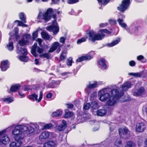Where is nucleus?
Listing matches in <instances>:
<instances>
[{"mask_svg": "<svg viewBox=\"0 0 147 147\" xmlns=\"http://www.w3.org/2000/svg\"><path fill=\"white\" fill-rule=\"evenodd\" d=\"M110 0H103V4L104 5H107Z\"/></svg>", "mask_w": 147, "mask_h": 147, "instance_id": "obj_64", "label": "nucleus"}, {"mask_svg": "<svg viewBox=\"0 0 147 147\" xmlns=\"http://www.w3.org/2000/svg\"><path fill=\"white\" fill-rule=\"evenodd\" d=\"M117 21L119 22V24L122 27L125 28L127 26V25L125 23H123V20L122 19L120 18H119L117 20Z\"/></svg>", "mask_w": 147, "mask_h": 147, "instance_id": "obj_33", "label": "nucleus"}, {"mask_svg": "<svg viewBox=\"0 0 147 147\" xmlns=\"http://www.w3.org/2000/svg\"><path fill=\"white\" fill-rule=\"evenodd\" d=\"M80 68V66H77L75 69H74L73 70V72L74 74L76 75L78 71L79 70Z\"/></svg>", "mask_w": 147, "mask_h": 147, "instance_id": "obj_50", "label": "nucleus"}, {"mask_svg": "<svg viewBox=\"0 0 147 147\" xmlns=\"http://www.w3.org/2000/svg\"><path fill=\"white\" fill-rule=\"evenodd\" d=\"M98 86V83L96 81H94V84H89L87 85V88L90 89H94L96 88Z\"/></svg>", "mask_w": 147, "mask_h": 147, "instance_id": "obj_26", "label": "nucleus"}, {"mask_svg": "<svg viewBox=\"0 0 147 147\" xmlns=\"http://www.w3.org/2000/svg\"><path fill=\"white\" fill-rule=\"evenodd\" d=\"M20 51L24 56H26L28 54L27 50L25 48L21 47Z\"/></svg>", "mask_w": 147, "mask_h": 147, "instance_id": "obj_36", "label": "nucleus"}, {"mask_svg": "<svg viewBox=\"0 0 147 147\" xmlns=\"http://www.w3.org/2000/svg\"><path fill=\"white\" fill-rule=\"evenodd\" d=\"M65 38L64 37H62L60 38L59 41L61 42L64 44L65 42Z\"/></svg>", "mask_w": 147, "mask_h": 147, "instance_id": "obj_59", "label": "nucleus"}, {"mask_svg": "<svg viewBox=\"0 0 147 147\" xmlns=\"http://www.w3.org/2000/svg\"><path fill=\"white\" fill-rule=\"evenodd\" d=\"M93 58V56L90 55L82 56L77 59L76 61L81 62L84 60H89Z\"/></svg>", "mask_w": 147, "mask_h": 147, "instance_id": "obj_11", "label": "nucleus"}, {"mask_svg": "<svg viewBox=\"0 0 147 147\" xmlns=\"http://www.w3.org/2000/svg\"><path fill=\"white\" fill-rule=\"evenodd\" d=\"M65 59V57L63 55V53L61 54L60 56V59L61 61L64 60Z\"/></svg>", "mask_w": 147, "mask_h": 147, "instance_id": "obj_60", "label": "nucleus"}, {"mask_svg": "<svg viewBox=\"0 0 147 147\" xmlns=\"http://www.w3.org/2000/svg\"><path fill=\"white\" fill-rule=\"evenodd\" d=\"M62 112L61 111L58 110L56 112H53L52 114V116L53 117H57L60 116L62 114Z\"/></svg>", "mask_w": 147, "mask_h": 147, "instance_id": "obj_30", "label": "nucleus"}, {"mask_svg": "<svg viewBox=\"0 0 147 147\" xmlns=\"http://www.w3.org/2000/svg\"><path fill=\"white\" fill-rule=\"evenodd\" d=\"M129 130L127 128H121L119 129V132L121 137H123L125 135L127 134Z\"/></svg>", "mask_w": 147, "mask_h": 147, "instance_id": "obj_15", "label": "nucleus"}, {"mask_svg": "<svg viewBox=\"0 0 147 147\" xmlns=\"http://www.w3.org/2000/svg\"><path fill=\"white\" fill-rule=\"evenodd\" d=\"M40 57H43V58H46L47 59L51 58L49 54V53H45L40 55Z\"/></svg>", "mask_w": 147, "mask_h": 147, "instance_id": "obj_37", "label": "nucleus"}, {"mask_svg": "<svg viewBox=\"0 0 147 147\" xmlns=\"http://www.w3.org/2000/svg\"><path fill=\"white\" fill-rule=\"evenodd\" d=\"M17 128L16 127V129H14L12 131V134L14 136L13 138L16 142H11L9 144L10 147H19L22 144V140L24 139L23 136L19 134V131Z\"/></svg>", "mask_w": 147, "mask_h": 147, "instance_id": "obj_2", "label": "nucleus"}, {"mask_svg": "<svg viewBox=\"0 0 147 147\" xmlns=\"http://www.w3.org/2000/svg\"><path fill=\"white\" fill-rule=\"evenodd\" d=\"M145 92L144 88L141 87L138 89L136 91L134 92V95L135 96H139L144 94Z\"/></svg>", "mask_w": 147, "mask_h": 147, "instance_id": "obj_10", "label": "nucleus"}, {"mask_svg": "<svg viewBox=\"0 0 147 147\" xmlns=\"http://www.w3.org/2000/svg\"><path fill=\"white\" fill-rule=\"evenodd\" d=\"M129 64L130 66L133 67L135 65L136 63L134 61L132 60L129 62Z\"/></svg>", "mask_w": 147, "mask_h": 147, "instance_id": "obj_57", "label": "nucleus"}, {"mask_svg": "<svg viewBox=\"0 0 147 147\" xmlns=\"http://www.w3.org/2000/svg\"><path fill=\"white\" fill-rule=\"evenodd\" d=\"M67 3L69 4H74L79 2V0H67Z\"/></svg>", "mask_w": 147, "mask_h": 147, "instance_id": "obj_41", "label": "nucleus"}, {"mask_svg": "<svg viewBox=\"0 0 147 147\" xmlns=\"http://www.w3.org/2000/svg\"><path fill=\"white\" fill-rule=\"evenodd\" d=\"M90 104L87 103L84 104L83 108L85 110H87L90 108Z\"/></svg>", "mask_w": 147, "mask_h": 147, "instance_id": "obj_47", "label": "nucleus"}, {"mask_svg": "<svg viewBox=\"0 0 147 147\" xmlns=\"http://www.w3.org/2000/svg\"><path fill=\"white\" fill-rule=\"evenodd\" d=\"M129 75L132 76L137 78H140L142 76V74L141 73H130L129 74Z\"/></svg>", "mask_w": 147, "mask_h": 147, "instance_id": "obj_34", "label": "nucleus"}, {"mask_svg": "<svg viewBox=\"0 0 147 147\" xmlns=\"http://www.w3.org/2000/svg\"><path fill=\"white\" fill-rule=\"evenodd\" d=\"M59 43L58 42H55L52 44L51 47H52L54 49L56 50L59 47Z\"/></svg>", "mask_w": 147, "mask_h": 147, "instance_id": "obj_42", "label": "nucleus"}, {"mask_svg": "<svg viewBox=\"0 0 147 147\" xmlns=\"http://www.w3.org/2000/svg\"><path fill=\"white\" fill-rule=\"evenodd\" d=\"M43 97V92L42 91H40V92L39 98L38 100V102H40L41 99H42Z\"/></svg>", "mask_w": 147, "mask_h": 147, "instance_id": "obj_52", "label": "nucleus"}, {"mask_svg": "<svg viewBox=\"0 0 147 147\" xmlns=\"http://www.w3.org/2000/svg\"><path fill=\"white\" fill-rule=\"evenodd\" d=\"M53 125L51 123L46 124L43 126L42 129H49L52 127Z\"/></svg>", "mask_w": 147, "mask_h": 147, "instance_id": "obj_39", "label": "nucleus"}, {"mask_svg": "<svg viewBox=\"0 0 147 147\" xmlns=\"http://www.w3.org/2000/svg\"><path fill=\"white\" fill-rule=\"evenodd\" d=\"M107 90V89L104 88L99 93L100 100L102 101H106L111 97L109 93L106 92Z\"/></svg>", "mask_w": 147, "mask_h": 147, "instance_id": "obj_6", "label": "nucleus"}, {"mask_svg": "<svg viewBox=\"0 0 147 147\" xmlns=\"http://www.w3.org/2000/svg\"><path fill=\"white\" fill-rule=\"evenodd\" d=\"M146 128V125L144 123L140 122L137 124L136 126V130L137 132H142L144 131Z\"/></svg>", "mask_w": 147, "mask_h": 147, "instance_id": "obj_8", "label": "nucleus"}, {"mask_svg": "<svg viewBox=\"0 0 147 147\" xmlns=\"http://www.w3.org/2000/svg\"><path fill=\"white\" fill-rule=\"evenodd\" d=\"M62 124L61 125H59L57 128V129L60 131H63L67 127L66 121L65 120H63L62 121Z\"/></svg>", "mask_w": 147, "mask_h": 147, "instance_id": "obj_17", "label": "nucleus"}, {"mask_svg": "<svg viewBox=\"0 0 147 147\" xmlns=\"http://www.w3.org/2000/svg\"><path fill=\"white\" fill-rule=\"evenodd\" d=\"M6 132V130H3L0 132V145H1V138L3 136V135Z\"/></svg>", "mask_w": 147, "mask_h": 147, "instance_id": "obj_45", "label": "nucleus"}, {"mask_svg": "<svg viewBox=\"0 0 147 147\" xmlns=\"http://www.w3.org/2000/svg\"><path fill=\"white\" fill-rule=\"evenodd\" d=\"M38 95L35 93H34L29 95L28 98L30 100H32L33 101H35L38 102Z\"/></svg>", "mask_w": 147, "mask_h": 147, "instance_id": "obj_22", "label": "nucleus"}, {"mask_svg": "<svg viewBox=\"0 0 147 147\" xmlns=\"http://www.w3.org/2000/svg\"><path fill=\"white\" fill-rule=\"evenodd\" d=\"M133 86L132 84L129 82H126L123 84L122 86V88L123 90L125 91L131 88Z\"/></svg>", "mask_w": 147, "mask_h": 147, "instance_id": "obj_18", "label": "nucleus"}, {"mask_svg": "<svg viewBox=\"0 0 147 147\" xmlns=\"http://www.w3.org/2000/svg\"><path fill=\"white\" fill-rule=\"evenodd\" d=\"M107 61L104 58H101L98 61L97 63L99 65L101 66L102 68L106 69L107 68Z\"/></svg>", "mask_w": 147, "mask_h": 147, "instance_id": "obj_14", "label": "nucleus"}, {"mask_svg": "<svg viewBox=\"0 0 147 147\" xmlns=\"http://www.w3.org/2000/svg\"><path fill=\"white\" fill-rule=\"evenodd\" d=\"M56 144L53 140L49 141L45 143L43 147H56Z\"/></svg>", "mask_w": 147, "mask_h": 147, "instance_id": "obj_16", "label": "nucleus"}, {"mask_svg": "<svg viewBox=\"0 0 147 147\" xmlns=\"http://www.w3.org/2000/svg\"><path fill=\"white\" fill-rule=\"evenodd\" d=\"M144 57L142 55H140L137 57V59L139 61L141 60L144 59Z\"/></svg>", "mask_w": 147, "mask_h": 147, "instance_id": "obj_63", "label": "nucleus"}, {"mask_svg": "<svg viewBox=\"0 0 147 147\" xmlns=\"http://www.w3.org/2000/svg\"><path fill=\"white\" fill-rule=\"evenodd\" d=\"M19 58L21 61L24 62H27L29 59L28 57L23 55L20 56Z\"/></svg>", "mask_w": 147, "mask_h": 147, "instance_id": "obj_35", "label": "nucleus"}, {"mask_svg": "<svg viewBox=\"0 0 147 147\" xmlns=\"http://www.w3.org/2000/svg\"><path fill=\"white\" fill-rule=\"evenodd\" d=\"M51 17V15H48L46 12H45L43 15V19H44L46 21L49 20Z\"/></svg>", "mask_w": 147, "mask_h": 147, "instance_id": "obj_28", "label": "nucleus"}, {"mask_svg": "<svg viewBox=\"0 0 147 147\" xmlns=\"http://www.w3.org/2000/svg\"><path fill=\"white\" fill-rule=\"evenodd\" d=\"M21 86L19 84H15L11 86L10 90L12 92H15L20 89Z\"/></svg>", "mask_w": 147, "mask_h": 147, "instance_id": "obj_19", "label": "nucleus"}, {"mask_svg": "<svg viewBox=\"0 0 147 147\" xmlns=\"http://www.w3.org/2000/svg\"><path fill=\"white\" fill-rule=\"evenodd\" d=\"M19 17L20 19L24 23H26V17L25 14L23 12H20L19 14Z\"/></svg>", "mask_w": 147, "mask_h": 147, "instance_id": "obj_23", "label": "nucleus"}, {"mask_svg": "<svg viewBox=\"0 0 147 147\" xmlns=\"http://www.w3.org/2000/svg\"><path fill=\"white\" fill-rule=\"evenodd\" d=\"M86 41V38L85 37H82L81 38L78 39L77 41V43L78 44H80L81 43L85 42Z\"/></svg>", "mask_w": 147, "mask_h": 147, "instance_id": "obj_43", "label": "nucleus"}, {"mask_svg": "<svg viewBox=\"0 0 147 147\" xmlns=\"http://www.w3.org/2000/svg\"><path fill=\"white\" fill-rule=\"evenodd\" d=\"M49 132L47 131H44L42 132L39 136V139L41 141L47 139L49 136Z\"/></svg>", "mask_w": 147, "mask_h": 147, "instance_id": "obj_12", "label": "nucleus"}, {"mask_svg": "<svg viewBox=\"0 0 147 147\" xmlns=\"http://www.w3.org/2000/svg\"><path fill=\"white\" fill-rule=\"evenodd\" d=\"M53 9L52 8H48L45 12L48 15H50L51 13H53Z\"/></svg>", "mask_w": 147, "mask_h": 147, "instance_id": "obj_51", "label": "nucleus"}, {"mask_svg": "<svg viewBox=\"0 0 147 147\" xmlns=\"http://www.w3.org/2000/svg\"><path fill=\"white\" fill-rule=\"evenodd\" d=\"M120 41L119 38H117V40L113 41L111 43H108L107 44L108 46L109 47H112L117 44Z\"/></svg>", "mask_w": 147, "mask_h": 147, "instance_id": "obj_24", "label": "nucleus"}, {"mask_svg": "<svg viewBox=\"0 0 147 147\" xmlns=\"http://www.w3.org/2000/svg\"><path fill=\"white\" fill-rule=\"evenodd\" d=\"M130 4V0H123L117 7V9L121 12H124L128 9Z\"/></svg>", "mask_w": 147, "mask_h": 147, "instance_id": "obj_5", "label": "nucleus"}, {"mask_svg": "<svg viewBox=\"0 0 147 147\" xmlns=\"http://www.w3.org/2000/svg\"><path fill=\"white\" fill-rule=\"evenodd\" d=\"M92 107L94 109H96L98 107V103L96 101L92 102Z\"/></svg>", "mask_w": 147, "mask_h": 147, "instance_id": "obj_46", "label": "nucleus"}, {"mask_svg": "<svg viewBox=\"0 0 147 147\" xmlns=\"http://www.w3.org/2000/svg\"><path fill=\"white\" fill-rule=\"evenodd\" d=\"M88 35V39L89 41L94 42L96 40H101L105 36V34H95L93 30L89 31L87 34Z\"/></svg>", "mask_w": 147, "mask_h": 147, "instance_id": "obj_4", "label": "nucleus"}, {"mask_svg": "<svg viewBox=\"0 0 147 147\" xmlns=\"http://www.w3.org/2000/svg\"><path fill=\"white\" fill-rule=\"evenodd\" d=\"M9 139L8 137L6 136H5L4 134L3 136L1 138V145L3 144L6 145L9 144Z\"/></svg>", "mask_w": 147, "mask_h": 147, "instance_id": "obj_20", "label": "nucleus"}, {"mask_svg": "<svg viewBox=\"0 0 147 147\" xmlns=\"http://www.w3.org/2000/svg\"><path fill=\"white\" fill-rule=\"evenodd\" d=\"M111 92L113 97L112 99L110 97L106 102L107 105L109 106L114 105L116 103L117 100L120 98L124 94L123 90L120 92L117 89H113Z\"/></svg>", "mask_w": 147, "mask_h": 147, "instance_id": "obj_1", "label": "nucleus"}, {"mask_svg": "<svg viewBox=\"0 0 147 147\" xmlns=\"http://www.w3.org/2000/svg\"><path fill=\"white\" fill-rule=\"evenodd\" d=\"M43 13L41 12H40L37 16V19L39 20L43 19Z\"/></svg>", "mask_w": 147, "mask_h": 147, "instance_id": "obj_55", "label": "nucleus"}, {"mask_svg": "<svg viewBox=\"0 0 147 147\" xmlns=\"http://www.w3.org/2000/svg\"><path fill=\"white\" fill-rule=\"evenodd\" d=\"M3 101L4 102H6L7 103L9 104L11 102L13 101V98L12 97H9L3 99Z\"/></svg>", "mask_w": 147, "mask_h": 147, "instance_id": "obj_27", "label": "nucleus"}, {"mask_svg": "<svg viewBox=\"0 0 147 147\" xmlns=\"http://www.w3.org/2000/svg\"><path fill=\"white\" fill-rule=\"evenodd\" d=\"M97 115L98 116H102L106 114V111L104 109H99L96 112Z\"/></svg>", "mask_w": 147, "mask_h": 147, "instance_id": "obj_25", "label": "nucleus"}, {"mask_svg": "<svg viewBox=\"0 0 147 147\" xmlns=\"http://www.w3.org/2000/svg\"><path fill=\"white\" fill-rule=\"evenodd\" d=\"M74 115L73 112L68 111V110L66 109L65 110V114L64 117L66 118H68Z\"/></svg>", "mask_w": 147, "mask_h": 147, "instance_id": "obj_21", "label": "nucleus"}, {"mask_svg": "<svg viewBox=\"0 0 147 147\" xmlns=\"http://www.w3.org/2000/svg\"><path fill=\"white\" fill-rule=\"evenodd\" d=\"M47 30L49 32H52L53 35H55L59 32V28L57 25H55L53 24L48 26Z\"/></svg>", "mask_w": 147, "mask_h": 147, "instance_id": "obj_7", "label": "nucleus"}, {"mask_svg": "<svg viewBox=\"0 0 147 147\" xmlns=\"http://www.w3.org/2000/svg\"><path fill=\"white\" fill-rule=\"evenodd\" d=\"M13 42L12 41L9 42L8 44L6 46L9 51H11L13 50Z\"/></svg>", "mask_w": 147, "mask_h": 147, "instance_id": "obj_29", "label": "nucleus"}, {"mask_svg": "<svg viewBox=\"0 0 147 147\" xmlns=\"http://www.w3.org/2000/svg\"><path fill=\"white\" fill-rule=\"evenodd\" d=\"M52 94L51 93L49 92L47 94L46 97L47 98L49 99L52 97Z\"/></svg>", "mask_w": 147, "mask_h": 147, "instance_id": "obj_62", "label": "nucleus"}, {"mask_svg": "<svg viewBox=\"0 0 147 147\" xmlns=\"http://www.w3.org/2000/svg\"><path fill=\"white\" fill-rule=\"evenodd\" d=\"M15 23L18 22V26H22V24H23V22L22 21H20L18 20H16L14 22Z\"/></svg>", "mask_w": 147, "mask_h": 147, "instance_id": "obj_54", "label": "nucleus"}, {"mask_svg": "<svg viewBox=\"0 0 147 147\" xmlns=\"http://www.w3.org/2000/svg\"><path fill=\"white\" fill-rule=\"evenodd\" d=\"M36 49L32 48L31 50V53L34 55L35 57H37V54L36 52Z\"/></svg>", "mask_w": 147, "mask_h": 147, "instance_id": "obj_48", "label": "nucleus"}, {"mask_svg": "<svg viewBox=\"0 0 147 147\" xmlns=\"http://www.w3.org/2000/svg\"><path fill=\"white\" fill-rule=\"evenodd\" d=\"M42 37L45 39L49 40L50 37L49 35L45 32H42L41 34Z\"/></svg>", "mask_w": 147, "mask_h": 147, "instance_id": "obj_32", "label": "nucleus"}, {"mask_svg": "<svg viewBox=\"0 0 147 147\" xmlns=\"http://www.w3.org/2000/svg\"><path fill=\"white\" fill-rule=\"evenodd\" d=\"M15 38L16 40L18 39L20 37V36L18 34V30L17 31H16L15 32Z\"/></svg>", "mask_w": 147, "mask_h": 147, "instance_id": "obj_56", "label": "nucleus"}, {"mask_svg": "<svg viewBox=\"0 0 147 147\" xmlns=\"http://www.w3.org/2000/svg\"><path fill=\"white\" fill-rule=\"evenodd\" d=\"M28 42V40H24V39H22L19 41L18 43L22 47L26 45Z\"/></svg>", "mask_w": 147, "mask_h": 147, "instance_id": "obj_31", "label": "nucleus"}, {"mask_svg": "<svg viewBox=\"0 0 147 147\" xmlns=\"http://www.w3.org/2000/svg\"><path fill=\"white\" fill-rule=\"evenodd\" d=\"M115 145L117 147H123L122 141L121 140H117L115 143Z\"/></svg>", "mask_w": 147, "mask_h": 147, "instance_id": "obj_40", "label": "nucleus"}, {"mask_svg": "<svg viewBox=\"0 0 147 147\" xmlns=\"http://www.w3.org/2000/svg\"><path fill=\"white\" fill-rule=\"evenodd\" d=\"M135 144L132 141L128 142L127 143V145L125 147H134Z\"/></svg>", "mask_w": 147, "mask_h": 147, "instance_id": "obj_38", "label": "nucleus"}, {"mask_svg": "<svg viewBox=\"0 0 147 147\" xmlns=\"http://www.w3.org/2000/svg\"><path fill=\"white\" fill-rule=\"evenodd\" d=\"M8 62V61L7 60H3L1 62L0 67L2 71H6L9 67Z\"/></svg>", "mask_w": 147, "mask_h": 147, "instance_id": "obj_9", "label": "nucleus"}, {"mask_svg": "<svg viewBox=\"0 0 147 147\" xmlns=\"http://www.w3.org/2000/svg\"><path fill=\"white\" fill-rule=\"evenodd\" d=\"M43 51V49L42 48H41L39 47L37 48V52L39 53H42Z\"/></svg>", "mask_w": 147, "mask_h": 147, "instance_id": "obj_58", "label": "nucleus"}, {"mask_svg": "<svg viewBox=\"0 0 147 147\" xmlns=\"http://www.w3.org/2000/svg\"><path fill=\"white\" fill-rule=\"evenodd\" d=\"M67 106V108L69 109H72L74 107V105L72 104L68 103L66 104Z\"/></svg>", "mask_w": 147, "mask_h": 147, "instance_id": "obj_61", "label": "nucleus"}, {"mask_svg": "<svg viewBox=\"0 0 147 147\" xmlns=\"http://www.w3.org/2000/svg\"><path fill=\"white\" fill-rule=\"evenodd\" d=\"M100 31L101 33H105L107 34L111 33V32L107 29H101L100 30Z\"/></svg>", "mask_w": 147, "mask_h": 147, "instance_id": "obj_53", "label": "nucleus"}, {"mask_svg": "<svg viewBox=\"0 0 147 147\" xmlns=\"http://www.w3.org/2000/svg\"><path fill=\"white\" fill-rule=\"evenodd\" d=\"M51 16V17H52L54 19V20L53 22V24H56L57 25V23L56 21L57 20V15L56 14H53Z\"/></svg>", "mask_w": 147, "mask_h": 147, "instance_id": "obj_49", "label": "nucleus"}, {"mask_svg": "<svg viewBox=\"0 0 147 147\" xmlns=\"http://www.w3.org/2000/svg\"><path fill=\"white\" fill-rule=\"evenodd\" d=\"M38 32L37 31L34 32L32 34V39L33 40H34L38 37Z\"/></svg>", "mask_w": 147, "mask_h": 147, "instance_id": "obj_44", "label": "nucleus"}, {"mask_svg": "<svg viewBox=\"0 0 147 147\" xmlns=\"http://www.w3.org/2000/svg\"><path fill=\"white\" fill-rule=\"evenodd\" d=\"M16 127L17 128V129L19 131V134L23 135L24 138V135L22 133L23 132L27 131V133L28 135H29L30 136H33L35 134L34 129L31 126L28 127L27 126L23 125H19L15 127L14 129H16Z\"/></svg>", "mask_w": 147, "mask_h": 147, "instance_id": "obj_3", "label": "nucleus"}, {"mask_svg": "<svg viewBox=\"0 0 147 147\" xmlns=\"http://www.w3.org/2000/svg\"><path fill=\"white\" fill-rule=\"evenodd\" d=\"M61 83L60 80H52V82L48 84V86L49 88H55L59 85Z\"/></svg>", "mask_w": 147, "mask_h": 147, "instance_id": "obj_13", "label": "nucleus"}]
</instances>
